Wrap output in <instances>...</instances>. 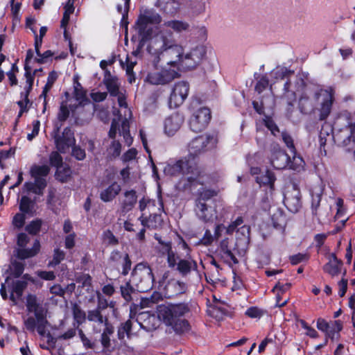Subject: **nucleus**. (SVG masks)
Returning <instances> with one entry per match:
<instances>
[{"label": "nucleus", "instance_id": "1", "mask_svg": "<svg viewBox=\"0 0 355 355\" xmlns=\"http://www.w3.org/2000/svg\"><path fill=\"white\" fill-rule=\"evenodd\" d=\"M151 51L157 60H163L174 68L182 67L193 69L201 63L206 55V48L202 45L192 49L184 55L183 47L177 43L172 33L161 31L151 46Z\"/></svg>", "mask_w": 355, "mask_h": 355}, {"label": "nucleus", "instance_id": "2", "mask_svg": "<svg viewBox=\"0 0 355 355\" xmlns=\"http://www.w3.org/2000/svg\"><path fill=\"white\" fill-rule=\"evenodd\" d=\"M335 101V92L332 87L322 89L310 86L301 94L298 107L304 114L318 112L320 121L327 119L330 115Z\"/></svg>", "mask_w": 355, "mask_h": 355}, {"label": "nucleus", "instance_id": "3", "mask_svg": "<svg viewBox=\"0 0 355 355\" xmlns=\"http://www.w3.org/2000/svg\"><path fill=\"white\" fill-rule=\"evenodd\" d=\"M157 318L177 334L187 332L190 329L189 322L184 316L188 314L190 306L188 303H165L157 306Z\"/></svg>", "mask_w": 355, "mask_h": 355}, {"label": "nucleus", "instance_id": "4", "mask_svg": "<svg viewBox=\"0 0 355 355\" xmlns=\"http://www.w3.org/2000/svg\"><path fill=\"white\" fill-rule=\"evenodd\" d=\"M271 74L277 80H286L281 98L285 99L288 105L291 106H293V102L295 101L297 94H302L305 88L309 87L306 85L302 75L295 74L293 70L286 67H277L272 71Z\"/></svg>", "mask_w": 355, "mask_h": 355}, {"label": "nucleus", "instance_id": "5", "mask_svg": "<svg viewBox=\"0 0 355 355\" xmlns=\"http://www.w3.org/2000/svg\"><path fill=\"white\" fill-rule=\"evenodd\" d=\"M157 38L158 34L152 39L147 47V51L150 56L152 68L148 72L146 81L153 85H165L178 78V69L168 65L163 60H157L156 56L152 53L153 42Z\"/></svg>", "mask_w": 355, "mask_h": 355}, {"label": "nucleus", "instance_id": "6", "mask_svg": "<svg viewBox=\"0 0 355 355\" xmlns=\"http://www.w3.org/2000/svg\"><path fill=\"white\" fill-rule=\"evenodd\" d=\"M26 306L28 312L34 313V316H29L24 320L26 329L31 332L36 329L40 336H44L48 324L46 309L38 301L37 297L32 294L26 296Z\"/></svg>", "mask_w": 355, "mask_h": 355}, {"label": "nucleus", "instance_id": "7", "mask_svg": "<svg viewBox=\"0 0 355 355\" xmlns=\"http://www.w3.org/2000/svg\"><path fill=\"white\" fill-rule=\"evenodd\" d=\"M161 21V16L155 10H145L139 15L135 23L133 28L136 33L132 35V40L138 39L141 46H144L148 40L150 41V44L152 39L157 35L153 37V28L150 25L158 24Z\"/></svg>", "mask_w": 355, "mask_h": 355}, {"label": "nucleus", "instance_id": "8", "mask_svg": "<svg viewBox=\"0 0 355 355\" xmlns=\"http://www.w3.org/2000/svg\"><path fill=\"white\" fill-rule=\"evenodd\" d=\"M139 208L141 212L139 220L144 227L156 230L162 225L163 219L160 214L163 209L162 200L156 202L147 198H143L139 200Z\"/></svg>", "mask_w": 355, "mask_h": 355}, {"label": "nucleus", "instance_id": "9", "mask_svg": "<svg viewBox=\"0 0 355 355\" xmlns=\"http://www.w3.org/2000/svg\"><path fill=\"white\" fill-rule=\"evenodd\" d=\"M344 125L333 136L334 139L344 146L355 144V123L351 118V114L347 111L342 112L335 122V125Z\"/></svg>", "mask_w": 355, "mask_h": 355}, {"label": "nucleus", "instance_id": "10", "mask_svg": "<svg viewBox=\"0 0 355 355\" xmlns=\"http://www.w3.org/2000/svg\"><path fill=\"white\" fill-rule=\"evenodd\" d=\"M130 282L139 292H146L153 286L155 282L152 269L146 262L137 263L131 274Z\"/></svg>", "mask_w": 355, "mask_h": 355}, {"label": "nucleus", "instance_id": "11", "mask_svg": "<svg viewBox=\"0 0 355 355\" xmlns=\"http://www.w3.org/2000/svg\"><path fill=\"white\" fill-rule=\"evenodd\" d=\"M164 173L171 176L186 175L188 181L190 182L196 180L200 174V171L196 164L187 159H180L174 164H167L164 168Z\"/></svg>", "mask_w": 355, "mask_h": 355}, {"label": "nucleus", "instance_id": "12", "mask_svg": "<svg viewBox=\"0 0 355 355\" xmlns=\"http://www.w3.org/2000/svg\"><path fill=\"white\" fill-rule=\"evenodd\" d=\"M217 138L211 135H202L191 141L188 146L189 155L196 157L216 146Z\"/></svg>", "mask_w": 355, "mask_h": 355}, {"label": "nucleus", "instance_id": "13", "mask_svg": "<svg viewBox=\"0 0 355 355\" xmlns=\"http://www.w3.org/2000/svg\"><path fill=\"white\" fill-rule=\"evenodd\" d=\"M29 241V237L25 233H21L17 236L19 248L15 250V255L19 259L24 260L35 257L40 250L39 241L35 240L31 248H25Z\"/></svg>", "mask_w": 355, "mask_h": 355}, {"label": "nucleus", "instance_id": "14", "mask_svg": "<svg viewBox=\"0 0 355 355\" xmlns=\"http://www.w3.org/2000/svg\"><path fill=\"white\" fill-rule=\"evenodd\" d=\"M211 111L206 107H202L194 111L189 120L191 130L199 132L205 130L210 122Z\"/></svg>", "mask_w": 355, "mask_h": 355}, {"label": "nucleus", "instance_id": "15", "mask_svg": "<svg viewBox=\"0 0 355 355\" xmlns=\"http://www.w3.org/2000/svg\"><path fill=\"white\" fill-rule=\"evenodd\" d=\"M60 128L53 132V139L57 150L61 153H65L75 143L73 132L69 127L63 130L62 135L59 134Z\"/></svg>", "mask_w": 355, "mask_h": 355}, {"label": "nucleus", "instance_id": "16", "mask_svg": "<svg viewBox=\"0 0 355 355\" xmlns=\"http://www.w3.org/2000/svg\"><path fill=\"white\" fill-rule=\"evenodd\" d=\"M189 91V85L184 81H180L175 84L169 97V107H177L182 105L187 98Z\"/></svg>", "mask_w": 355, "mask_h": 355}, {"label": "nucleus", "instance_id": "17", "mask_svg": "<svg viewBox=\"0 0 355 355\" xmlns=\"http://www.w3.org/2000/svg\"><path fill=\"white\" fill-rule=\"evenodd\" d=\"M28 282H35L34 279L28 274H25L20 279L12 282L9 298L12 302L13 305H16L22 297L24 291L28 286Z\"/></svg>", "mask_w": 355, "mask_h": 355}, {"label": "nucleus", "instance_id": "18", "mask_svg": "<svg viewBox=\"0 0 355 355\" xmlns=\"http://www.w3.org/2000/svg\"><path fill=\"white\" fill-rule=\"evenodd\" d=\"M284 203L291 212L296 213L300 210L302 207L301 193L295 186L286 189L284 194Z\"/></svg>", "mask_w": 355, "mask_h": 355}, {"label": "nucleus", "instance_id": "19", "mask_svg": "<svg viewBox=\"0 0 355 355\" xmlns=\"http://www.w3.org/2000/svg\"><path fill=\"white\" fill-rule=\"evenodd\" d=\"M194 211L198 219L205 223L214 222L217 218L216 210L211 203L196 204Z\"/></svg>", "mask_w": 355, "mask_h": 355}, {"label": "nucleus", "instance_id": "20", "mask_svg": "<svg viewBox=\"0 0 355 355\" xmlns=\"http://www.w3.org/2000/svg\"><path fill=\"white\" fill-rule=\"evenodd\" d=\"M270 162L277 170H282L288 165V155L278 145L273 146L270 155Z\"/></svg>", "mask_w": 355, "mask_h": 355}, {"label": "nucleus", "instance_id": "21", "mask_svg": "<svg viewBox=\"0 0 355 355\" xmlns=\"http://www.w3.org/2000/svg\"><path fill=\"white\" fill-rule=\"evenodd\" d=\"M186 290V284L175 279L168 280L166 284L163 287L165 296L169 298L182 294L185 293Z\"/></svg>", "mask_w": 355, "mask_h": 355}, {"label": "nucleus", "instance_id": "22", "mask_svg": "<svg viewBox=\"0 0 355 355\" xmlns=\"http://www.w3.org/2000/svg\"><path fill=\"white\" fill-rule=\"evenodd\" d=\"M184 122V116L174 113L167 117L164 121V131L168 136H173L180 128Z\"/></svg>", "mask_w": 355, "mask_h": 355}, {"label": "nucleus", "instance_id": "23", "mask_svg": "<svg viewBox=\"0 0 355 355\" xmlns=\"http://www.w3.org/2000/svg\"><path fill=\"white\" fill-rule=\"evenodd\" d=\"M103 84L105 85L111 96H116L124 89H121V83L117 77L112 76L110 71L105 73L103 78Z\"/></svg>", "mask_w": 355, "mask_h": 355}, {"label": "nucleus", "instance_id": "24", "mask_svg": "<svg viewBox=\"0 0 355 355\" xmlns=\"http://www.w3.org/2000/svg\"><path fill=\"white\" fill-rule=\"evenodd\" d=\"M324 188L322 183L314 184L310 189L311 196V210L314 216H318V210L320 207Z\"/></svg>", "mask_w": 355, "mask_h": 355}, {"label": "nucleus", "instance_id": "25", "mask_svg": "<svg viewBox=\"0 0 355 355\" xmlns=\"http://www.w3.org/2000/svg\"><path fill=\"white\" fill-rule=\"evenodd\" d=\"M25 264L24 262L12 259L6 272L8 276L6 278V282L9 284V281L12 277L18 278L24 272Z\"/></svg>", "mask_w": 355, "mask_h": 355}, {"label": "nucleus", "instance_id": "26", "mask_svg": "<svg viewBox=\"0 0 355 355\" xmlns=\"http://www.w3.org/2000/svg\"><path fill=\"white\" fill-rule=\"evenodd\" d=\"M197 268L196 261L191 257L179 259L175 266L176 270L183 277L187 276L191 271L196 270Z\"/></svg>", "mask_w": 355, "mask_h": 355}, {"label": "nucleus", "instance_id": "27", "mask_svg": "<svg viewBox=\"0 0 355 355\" xmlns=\"http://www.w3.org/2000/svg\"><path fill=\"white\" fill-rule=\"evenodd\" d=\"M343 263L334 254H331L329 261L324 265L323 270L332 277L338 276L341 272Z\"/></svg>", "mask_w": 355, "mask_h": 355}, {"label": "nucleus", "instance_id": "28", "mask_svg": "<svg viewBox=\"0 0 355 355\" xmlns=\"http://www.w3.org/2000/svg\"><path fill=\"white\" fill-rule=\"evenodd\" d=\"M271 215V219L275 228L283 229L286 225V217L283 211L275 206L271 207L269 209Z\"/></svg>", "mask_w": 355, "mask_h": 355}, {"label": "nucleus", "instance_id": "29", "mask_svg": "<svg viewBox=\"0 0 355 355\" xmlns=\"http://www.w3.org/2000/svg\"><path fill=\"white\" fill-rule=\"evenodd\" d=\"M121 190V185L114 182L109 187L101 191L100 198L103 202H110L116 198Z\"/></svg>", "mask_w": 355, "mask_h": 355}, {"label": "nucleus", "instance_id": "30", "mask_svg": "<svg viewBox=\"0 0 355 355\" xmlns=\"http://www.w3.org/2000/svg\"><path fill=\"white\" fill-rule=\"evenodd\" d=\"M124 197L125 199L121 202V209L123 212H128L133 209L137 201V193L133 189L126 191Z\"/></svg>", "mask_w": 355, "mask_h": 355}, {"label": "nucleus", "instance_id": "31", "mask_svg": "<svg viewBox=\"0 0 355 355\" xmlns=\"http://www.w3.org/2000/svg\"><path fill=\"white\" fill-rule=\"evenodd\" d=\"M137 320L139 321L141 327L146 329H156L157 321L155 315L148 312H142L139 314Z\"/></svg>", "mask_w": 355, "mask_h": 355}, {"label": "nucleus", "instance_id": "32", "mask_svg": "<svg viewBox=\"0 0 355 355\" xmlns=\"http://www.w3.org/2000/svg\"><path fill=\"white\" fill-rule=\"evenodd\" d=\"M24 187L28 192L42 195L44 189L46 187V181L44 178L35 179L34 182H26Z\"/></svg>", "mask_w": 355, "mask_h": 355}, {"label": "nucleus", "instance_id": "33", "mask_svg": "<svg viewBox=\"0 0 355 355\" xmlns=\"http://www.w3.org/2000/svg\"><path fill=\"white\" fill-rule=\"evenodd\" d=\"M76 282L78 284V289L81 288L92 294L91 300H92L94 297V290L92 289L91 277L87 274H80L76 276Z\"/></svg>", "mask_w": 355, "mask_h": 355}, {"label": "nucleus", "instance_id": "34", "mask_svg": "<svg viewBox=\"0 0 355 355\" xmlns=\"http://www.w3.org/2000/svg\"><path fill=\"white\" fill-rule=\"evenodd\" d=\"M87 318L89 321L92 322L97 324V326H104L110 324L107 317H104L99 309L89 311L87 313Z\"/></svg>", "mask_w": 355, "mask_h": 355}, {"label": "nucleus", "instance_id": "35", "mask_svg": "<svg viewBox=\"0 0 355 355\" xmlns=\"http://www.w3.org/2000/svg\"><path fill=\"white\" fill-rule=\"evenodd\" d=\"M276 180L275 174L267 170L264 174H262L256 178V181L260 185L268 186L270 191H272L274 189V184Z\"/></svg>", "mask_w": 355, "mask_h": 355}, {"label": "nucleus", "instance_id": "36", "mask_svg": "<svg viewBox=\"0 0 355 355\" xmlns=\"http://www.w3.org/2000/svg\"><path fill=\"white\" fill-rule=\"evenodd\" d=\"M58 77V73L55 71H52L49 73V76L47 78V82H46V85H44V87H43L42 92L40 96V98H44V107L46 106V98L47 93L49 92V90L53 87V85L54 83L55 82V80H57Z\"/></svg>", "mask_w": 355, "mask_h": 355}, {"label": "nucleus", "instance_id": "37", "mask_svg": "<svg viewBox=\"0 0 355 355\" xmlns=\"http://www.w3.org/2000/svg\"><path fill=\"white\" fill-rule=\"evenodd\" d=\"M163 25L167 28L173 29L176 33L186 31L189 28V24L187 22L180 20H170L164 21Z\"/></svg>", "mask_w": 355, "mask_h": 355}, {"label": "nucleus", "instance_id": "38", "mask_svg": "<svg viewBox=\"0 0 355 355\" xmlns=\"http://www.w3.org/2000/svg\"><path fill=\"white\" fill-rule=\"evenodd\" d=\"M55 178L62 182H66L69 180L71 175V168L67 164H62L56 168Z\"/></svg>", "mask_w": 355, "mask_h": 355}, {"label": "nucleus", "instance_id": "39", "mask_svg": "<svg viewBox=\"0 0 355 355\" xmlns=\"http://www.w3.org/2000/svg\"><path fill=\"white\" fill-rule=\"evenodd\" d=\"M73 317L74 320L73 327H78L83 324L86 319L85 312L76 304L72 306Z\"/></svg>", "mask_w": 355, "mask_h": 355}, {"label": "nucleus", "instance_id": "40", "mask_svg": "<svg viewBox=\"0 0 355 355\" xmlns=\"http://www.w3.org/2000/svg\"><path fill=\"white\" fill-rule=\"evenodd\" d=\"M35 201L27 196H22L19 203V209L23 214H33Z\"/></svg>", "mask_w": 355, "mask_h": 355}, {"label": "nucleus", "instance_id": "41", "mask_svg": "<svg viewBox=\"0 0 355 355\" xmlns=\"http://www.w3.org/2000/svg\"><path fill=\"white\" fill-rule=\"evenodd\" d=\"M50 168L46 165H34L31 168V174L35 179L44 178L49 173Z\"/></svg>", "mask_w": 355, "mask_h": 355}, {"label": "nucleus", "instance_id": "42", "mask_svg": "<svg viewBox=\"0 0 355 355\" xmlns=\"http://www.w3.org/2000/svg\"><path fill=\"white\" fill-rule=\"evenodd\" d=\"M291 153L292 154V159H291L290 157L288 156L289 163L288 166L291 169L295 171H300L304 166V160L300 155H297L296 150H295V152Z\"/></svg>", "mask_w": 355, "mask_h": 355}, {"label": "nucleus", "instance_id": "43", "mask_svg": "<svg viewBox=\"0 0 355 355\" xmlns=\"http://www.w3.org/2000/svg\"><path fill=\"white\" fill-rule=\"evenodd\" d=\"M25 70V78H26V83L24 86V92H26V96L29 95L31 91L33 89V85L34 81V74H32L31 72V68L26 64L24 66Z\"/></svg>", "mask_w": 355, "mask_h": 355}, {"label": "nucleus", "instance_id": "44", "mask_svg": "<svg viewBox=\"0 0 355 355\" xmlns=\"http://www.w3.org/2000/svg\"><path fill=\"white\" fill-rule=\"evenodd\" d=\"M216 195V192L211 189H205L199 193L198 198L196 200V204L199 202L203 204L211 203L212 197Z\"/></svg>", "mask_w": 355, "mask_h": 355}, {"label": "nucleus", "instance_id": "45", "mask_svg": "<svg viewBox=\"0 0 355 355\" xmlns=\"http://www.w3.org/2000/svg\"><path fill=\"white\" fill-rule=\"evenodd\" d=\"M104 327L101 334V342L104 347H108L110 345V336L114 333V327L112 324H110Z\"/></svg>", "mask_w": 355, "mask_h": 355}, {"label": "nucleus", "instance_id": "46", "mask_svg": "<svg viewBox=\"0 0 355 355\" xmlns=\"http://www.w3.org/2000/svg\"><path fill=\"white\" fill-rule=\"evenodd\" d=\"M107 155L112 158L118 157L121 151V144L119 141L112 140L110 146L107 149Z\"/></svg>", "mask_w": 355, "mask_h": 355}, {"label": "nucleus", "instance_id": "47", "mask_svg": "<svg viewBox=\"0 0 355 355\" xmlns=\"http://www.w3.org/2000/svg\"><path fill=\"white\" fill-rule=\"evenodd\" d=\"M47 30H48V28L46 26H42L40 29V35H37V31H35V33H34L35 49V52H36L37 55H40V49H39L42 46L43 37L46 35Z\"/></svg>", "mask_w": 355, "mask_h": 355}, {"label": "nucleus", "instance_id": "48", "mask_svg": "<svg viewBox=\"0 0 355 355\" xmlns=\"http://www.w3.org/2000/svg\"><path fill=\"white\" fill-rule=\"evenodd\" d=\"M132 328V322L130 320H127L122 323L118 329V338L122 340L125 338V335H128Z\"/></svg>", "mask_w": 355, "mask_h": 355}, {"label": "nucleus", "instance_id": "49", "mask_svg": "<svg viewBox=\"0 0 355 355\" xmlns=\"http://www.w3.org/2000/svg\"><path fill=\"white\" fill-rule=\"evenodd\" d=\"M269 85V79L266 75H263L257 82L255 85V91L259 94L263 92Z\"/></svg>", "mask_w": 355, "mask_h": 355}, {"label": "nucleus", "instance_id": "50", "mask_svg": "<svg viewBox=\"0 0 355 355\" xmlns=\"http://www.w3.org/2000/svg\"><path fill=\"white\" fill-rule=\"evenodd\" d=\"M160 295L159 293H154L150 297H146L141 299V306L142 308L152 307L157 303L158 299H159Z\"/></svg>", "mask_w": 355, "mask_h": 355}, {"label": "nucleus", "instance_id": "51", "mask_svg": "<svg viewBox=\"0 0 355 355\" xmlns=\"http://www.w3.org/2000/svg\"><path fill=\"white\" fill-rule=\"evenodd\" d=\"M50 164L53 167H58L63 164L62 156L57 151H53L49 155Z\"/></svg>", "mask_w": 355, "mask_h": 355}, {"label": "nucleus", "instance_id": "52", "mask_svg": "<svg viewBox=\"0 0 355 355\" xmlns=\"http://www.w3.org/2000/svg\"><path fill=\"white\" fill-rule=\"evenodd\" d=\"M122 265L121 275L126 276L131 269L132 261L128 254H124L122 260L120 261Z\"/></svg>", "mask_w": 355, "mask_h": 355}, {"label": "nucleus", "instance_id": "53", "mask_svg": "<svg viewBox=\"0 0 355 355\" xmlns=\"http://www.w3.org/2000/svg\"><path fill=\"white\" fill-rule=\"evenodd\" d=\"M65 257V253L63 250L58 248L55 249L53 257L51 261L49 262V266H54L58 265Z\"/></svg>", "mask_w": 355, "mask_h": 355}, {"label": "nucleus", "instance_id": "54", "mask_svg": "<svg viewBox=\"0 0 355 355\" xmlns=\"http://www.w3.org/2000/svg\"><path fill=\"white\" fill-rule=\"evenodd\" d=\"M15 155V150L10 148L8 150H1L0 152V167L3 169L6 168L5 161Z\"/></svg>", "mask_w": 355, "mask_h": 355}, {"label": "nucleus", "instance_id": "55", "mask_svg": "<svg viewBox=\"0 0 355 355\" xmlns=\"http://www.w3.org/2000/svg\"><path fill=\"white\" fill-rule=\"evenodd\" d=\"M21 99L17 102V104L20 107V112L19 113V116H21L22 113L27 110L26 107L28 104L30 103L28 99V95L26 96V92H21Z\"/></svg>", "mask_w": 355, "mask_h": 355}, {"label": "nucleus", "instance_id": "56", "mask_svg": "<svg viewBox=\"0 0 355 355\" xmlns=\"http://www.w3.org/2000/svg\"><path fill=\"white\" fill-rule=\"evenodd\" d=\"M282 140L287 146V148L290 150L291 152H295V148L294 146V142L292 137L287 132H283L282 133Z\"/></svg>", "mask_w": 355, "mask_h": 355}, {"label": "nucleus", "instance_id": "57", "mask_svg": "<svg viewBox=\"0 0 355 355\" xmlns=\"http://www.w3.org/2000/svg\"><path fill=\"white\" fill-rule=\"evenodd\" d=\"M221 256L225 261L229 265L237 264L239 263L238 259L230 250H226Z\"/></svg>", "mask_w": 355, "mask_h": 355}, {"label": "nucleus", "instance_id": "58", "mask_svg": "<svg viewBox=\"0 0 355 355\" xmlns=\"http://www.w3.org/2000/svg\"><path fill=\"white\" fill-rule=\"evenodd\" d=\"M74 96L76 100L78 101L79 104H83L85 102L88 101L86 96V90H85L83 87H80V89H76V91H74Z\"/></svg>", "mask_w": 355, "mask_h": 355}, {"label": "nucleus", "instance_id": "59", "mask_svg": "<svg viewBox=\"0 0 355 355\" xmlns=\"http://www.w3.org/2000/svg\"><path fill=\"white\" fill-rule=\"evenodd\" d=\"M155 238L158 241L159 243L162 245L159 249L160 252L162 254H168L172 251V246L171 242H164L161 240L160 238L157 237V235L155 234Z\"/></svg>", "mask_w": 355, "mask_h": 355}, {"label": "nucleus", "instance_id": "60", "mask_svg": "<svg viewBox=\"0 0 355 355\" xmlns=\"http://www.w3.org/2000/svg\"><path fill=\"white\" fill-rule=\"evenodd\" d=\"M121 295L126 302L132 300L131 293L133 288L131 287L129 282L126 283L125 286L121 287Z\"/></svg>", "mask_w": 355, "mask_h": 355}, {"label": "nucleus", "instance_id": "61", "mask_svg": "<svg viewBox=\"0 0 355 355\" xmlns=\"http://www.w3.org/2000/svg\"><path fill=\"white\" fill-rule=\"evenodd\" d=\"M214 237L209 230H207L203 237L198 241V244L208 246L212 243Z\"/></svg>", "mask_w": 355, "mask_h": 355}, {"label": "nucleus", "instance_id": "62", "mask_svg": "<svg viewBox=\"0 0 355 355\" xmlns=\"http://www.w3.org/2000/svg\"><path fill=\"white\" fill-rule=\"evenodd\" d=\"M42 223L40 220H37L32 221L26 227V231L31 234H36L40 230Z\"/></svg>", "mask_w": 355, "mask_h": 355}, {"label": "nucleus", "instance_id": "63", "mask_svg": "<svg viewBox=\"0 0 355 355\" xmlns=\"http://www.w3.org/2000/svg\"><path fill=\"white\" fill-rule=\"evenodd\" d=\"M69 115V110L66 103H62L58 114V119L60 121H64Z\"/></svg>", "mask_w": 355, "mask_h": 355}, {"label": "nucleus", "instance_id": "64", "mask_svg": "<svg viewBox=\"0 0 355 355\" xmlns=\"http://www.w3.org/2000/svg\"><path fill=\"white\" fill-rule=\"evenodd\" d=\"M137 155V150L132 148L127 150L122 156L121 159L123 162H128L135 159Z\"/></svg>", "mask_w": 355, "mask_h": 355}]
</instances>
